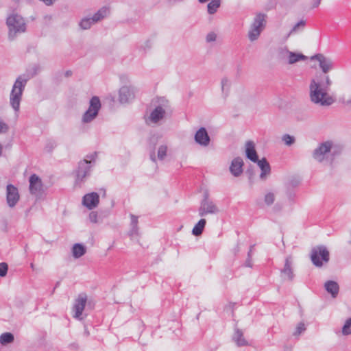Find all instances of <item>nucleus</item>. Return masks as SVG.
Returning <instances> with one entry per match:
<instances>
[{
  "label": "nucleus",
  "mask_w": 351,
  "mask_h": 351,
  "mask_svg": "<svg viewBox=\"0 0 351 351\" xmlns=\"http://www.w3.org/2000/svg\"><path fill=\"white\" fill-rule=\"evenodd\" d=\"M321 1L322 0H313V5H312V7L313 8H317V6H319Z\"/></svg>",
  "instance_id": "nucleus-47"
},
{
  "label": "nucleus",
  "mask_w": 351,
  "mask_h": 351,
  "mask_svg": "<svg viewBox=\"0 0 351 351\" xmlns=\"http://www.w3.org/2000/svg\"><path fill=\"white\" fill-rule=\"evenodd\" d=\"M206 221L204 219H201L194 226L192 233L195 236H199L202 234L205 228Z\"/></svg>",
  "instance_id": "nucleus-27"
},
{
  "label": "nucleus",
  "mask_w": 351,
  "mask_h": 351,
  "mask_svg": "<svg viewBox=\"0 0 351 351\" xmlns=\"http://www.w3.org/2000/svg\"><path fill=\"white\" fill-rule=\"evenodd\" d=\"M325 80V82L315 79L311 80L309 86L310 97L313 103L320 106H330L335 101V99L328 95L332 81L329 76H326Z\"/></svg>",
  "instance_id": "nucleus-1"
},
{
  "label": "nucleus",
  "mask_w": 351,
  "mask_h": 351,
  "mask_svg": "<svg viewBox=\"0 0 351 351\" xmlns=\"http://www.w3.org/2000/svg\"><path fill=\"white\" fill-rule=\"evenodd\" d=\"M325 289L330 293L332 298H337L339 292V285L335 280H327L325 283Z\"/></svg>",
  "instance_id": "nucleus-24"
},
{
  "label": "nucleus",
  "mask_w": 351,
  "mask_h": 351,
  "mask_svg": "<svg viewBox=\"0 0 351 351\" xmlns=\"http://www.w3.org/2000/svg\"><path fill=\"white\" fill-rule=\"evenodd\" d=\"M295 138L293 137V136H290V134H287V145H291L295 143Z\"/></svg>",
  "instance_id": "nucleus-44"
},
{
  "label": "nucleus",
  "mask_w": 351,
  "mask_h": 351,
  "mask_svg": "<svg viewBox=\"0 0 351 351\" xmlns=\"http://www.w3.org/2000/svg\"><path fill=\"white\" fill-rule=\"evenodd\" d=\"M8 269V265L5 263H0V276L4 277L6 276Z\"/></svg>",
  "instance_id": "nucleus-40"
},
{
  "label": "nucleus",
  "mask_w": 351,
  "mask_h": 351,
  "mask_svg": "<svg viewBox=\"0 0 351 351\" xmlns=\"http://www.w3.org/2000/svg\"><path fill=\"white\" fill-rule=\"evenodd\" d=\"M99 197L97 193H91L84 196L82 203L88 209H93L97 206Z\"/></svg>",
  "instance_id": "nucleus-17"
},
{
  "label": "nucleus",
  "mask_w": 351,
  "mask_h": 351,
  "mask_svg": "<svg viewBox=\"0 0 351 351\" xmlns=\"http://www.w3.org/2000/svg\"><path fill=\"white\" fill-rule=\"evenodd\" d=\"M232 340L235 342L237 346H245L248 345L247 341L244 338L243 333L241 330L236 328L232 337Z\"/></svg>",
  "instance_id": "nucleus-23"
},
{
  "label": "nucleus",
  "mask_w": 351,
  "mask_h": 351,
  "mask_svg": "<svg viewBox=\"0 0 351 351\" xmlns=\"http://www.w3.org/2000/svg\"><path fill=\"white\" fill-rule=\"evenodd\" d=\"M219 212V208L213 200L209 199L208 193L206 192L198 208L199 215L204 217L207 215H216Z\"/></svg>",
  "instance_id": "nucleus-6"
},
{
  "label": "nucleus",
  "mask_w": 351,
  "mask_h": 351,
  "mask_svg": "<svg viewBox=\"0 0 351 351\" xmlns=\"http://www.w3.org/2000/svg\"><path fill=\"white\" fill-rule=\"evenodd\" d=\"M199 3H206L207 2L208 0H198Z\"/></svg>",
  "instance_id": "nucleus-51"
},
{
  "label": "nucleus",
  "mask_w": 351,
  "mask_h": 351,
  "mask_svg": "<svg viewBox=\"0 0 351 351\" xmlns=\"http://www.w3.org/2000/svg\"><path fill=\"white\" fill-rule=\"evenodd\" d=\"M335 152H336L335 150L332 151V154H335Z\"/></svg>",
  "instance_id": "nucleus-57"
},
{
  "label": "nucleus",
  "mask_w": 351,
  "mask_h": 351,
  "mask_svg": "<svg viewBox=\"0 0 351 351\" xmlns=\"http://www.w3.org/2000/svg\"><path fill=\"white\" fill-rule=\"evenodd\" d=\"M349 243H350V244H351V239H350V240L349 241Z\"/></svg>",
  "instance_id": "nucleus-58"
},
{
  "label": "nucleus",
  "mask_w": 351,
  "mask_h": 351,
  "mask_svg": "<svg viewBox=\"0 0 351 351\" xmlns=\"http://www.w3.org/2000/svg\"><path fill=\"white\" fill-rule=\"evenodd\" d=\"M1 154H2V146L0 144V156L1 155Z\"/></svg>",
  "instance_id": "nucleus-55"
},
{
  "label": "nucleus",
  "mask_w": 351,
  "mask_h": 351,
  "mask_svg": "<svg viewBox=\"0 0 351 351\" xmlns=\"http://www.w3.org/2000/svg\"><path fill=\"white\" fill-rule=\"evenodd\" d=\"M307 58V56L302 53H295V51H290L287 49V61L290 64L299 61H305Z\"/></svg>",
  "instance_id": "nucleus-22"
},
{
  "label": "nucleus",
  "mask_w": 351,
  "mask_h": 351,
  "mask_svg": "<svg viewBox=\"0 0 351 351\" xmlns=\"http://www.w3.org/2000/svg\"><path fill=\"white\" fill-rule=\"evenodd\" d=\"M134 97L133 89L130 86H122L119 90V101L125 104L133 99Z\"/></svg>",
  "instance_id": "nucleus-18"
},
{
  "label": "nucleus",
  "mask_w": 351,
  "mask_h": 351,
  "mask_svg": "<svg viewBox=\"0 0 351 351\" xmlns=\"http://www.w3.org/2000/svg\"><path fill=\"white\" fill-rule=\"evenodd\" d=\"M295 197V194L294 191H289V193H287V199H289V201H291V202H293V201H294Z\"/></svg>",
  "instance_id": "nucleus-45"
},
{
  "label": "nucleus",
  "mask_w": 351,
  "mask_h": 351,
  "mask_svg": "<svg viewBox=\"0 0 351 351\" xmlns=\"http://www.w3.org/2000/svg\"><path fill=\"white\" fill-rule=\"evenodd\" d=\"M84 334L86 335V336H88L89 335V332L87 329H85V331H84Z\"/></svg>",
  "instance_id": "nucleus-52"
},
{
  "label": "nucleus",
  "mask_w": 351,
  "mask_h": 351,
  "mask_svg": "<svg viewBox=\"0 0 351 351\" xmlns=\"http://www.w3.org/2000/svg\"><path fill=\"white\" fill-rule=\"evenodd\" d=\"M100 108L101 102L99 98L97 96L93 97L90 100L88 110L82 116V121L84 123L91 122L97 116Z\"/></svg>",
  "instance_id": "nucleus-7"
},
{
  "label": "nucleus",
  "mask_w": 351,
  "mask_h": 351,
  "mask_svg": "<svg viewBox=\"0 0 351 351\" xmlns=\"http://www.w3.org/2000/svg\"><path fill=\"white\" fill-rule=\"evenodd\" d=\"M6 23L9 28L10 40H14L17 34L23 33L26 30L25 20L18 14H12L8 17Z\"/></svg>",
  "instance_id": "nucleus-3"
},
{
  "label": "nucleus",
  "mask_w": 351,
  "mask_h": 351,
  "mask_svg": "<svg viewBox=\"0 0 351 351\" xmlns=\"http://www.w3.org/2000/svg\"><path fill=\"white\" fill-rule=\"evenodd\" d=\"M245 156H246L247 158H248L249 160H250L251 161H252L254 162H256V161H258V154L256 151V149H255L254 143L252 141H247L245 143Z\"/></svg>",
  "instance_id": "nucleus-21"
},
{
  "label": "nucleus",
  "mask_w": 351,
  "mask_h": 351,
  "mask_svg": "<svg viewBox=\"0 0 351 351\" xmlns=\"http://www.w3.org/2000/svg\"><path fill=\"white\" fill-rule=\"evenodd\" d=\"M310 258L313 265L318 267L323 266L324 263H328L330 252L326 245H319L313 247L310 254Z\"/></svg>",
  "instance_id": "nucleus-4"
},
{
  "label": "nucleus",
  "mask_w": 351,
  "mask_h": 351,
  "mask_svg": "<svg viewBox=\"0 0 351 351\" xmlns=\"http://www.w3.org/2000/svg\"><path fill=\"white\" fill-rule=\"evenodd\" d=\"M30 267H31V268H32V269H35V268H34V265L33 263H31V264H30Z\"/></svg>",
  "instance_id": "nucleus-53"
},
{
  "label": "nucleus",
  "mask_w": 351,
  "mask_h": 351,
  "mask_svg": "<svg viewBox=\"0 0 351 351\" xmlns=\"http://www.w3.org/2000/svg\"><path fill=\"white\" fill-rule=\"evenodd\" d=\"M220 0H212L207 5L208 12L210 14H215L217 9L220 7Z\"/></svg>",
  "instance_id": "nucleus-31"
},
{
  "label": "nucleus",
  "mask_w": 351,
  "mask_h": 351,
  "mask_svg": "<svg viewBox=\"0 0 351 351\" xmlns=\"http://www.w3.org/2000/svg\"><path fill=\"white\" fill-rule=\"evenodd\" d=\"M306 330V325L305 324H304V322H299V324L297 325L293 335V336H300V335H301V333H302V332H304V330Z\"/></svg>",
  "instance_id": "nucleus-37"
},
{
  "label": "nucleus",
  "mask_w": 351,
  "mask_h": 351,
  "mask_svg": "<svg viewBox=\"0 0 351 351\" xmlns=\"http://www.w3.org/2000/svg\"><path fill=\"white\" fill-rule=\"evenodd\" d=\"M346 104H351V99H348V101H346Z\"/></svg>",
  "instance_id": "nucleus-54"
},
{
  "label": "nucleus",
  "mask_w": 351,
  "mask_h": 351,
  "mask_svg": "<svg viewBox=\"0 0 351 351\" xmlns=\"http://www.w3.org/2000/svg\"><path fill=\"white\" fill-rule=\"evenodd\" d=\"M245 265L246 267H252V257H249L247 256V258L245 263Z\"/></svg>",
  "instance_id": "nucleus-46"
},
{
  "label": "nucleus",
  "mask_w": 351,
  "mask_h": 351,
  "mask_svg": "<svg viewBox=\"0 0 351 351\" xmlns=\"http://www.w3.org/2000/svg\"><path fill=\"white\" fill-rule=\"evenodd\" d=\"M87 302V295L86 293H80L75 300L73 306V311L74 312L73 317L78 320H82V313L84 310Z\"/></svg>",
  "instance_id": "nucleus-10"
},
{
  "label": "nucleus",
  "mask_w": 351,
  "mask_h": 351,
  "mask_svg": "<svg viewBox=\"0 0 351 351\" xmlns=\"http://www.w3.org/2000/svg\"><path fill=\"white\" fill-rule=\"evenodd\" d=\"M266 15L259 13L256 15L250 27L248 32V38L251 42L256 40L261 33L263 31L266 25Z\"/></svg>",
  "instance_id": "nucleus-5"
},
{
  "label": "nucleus",
  "mask_w": 351,
  "mask_h": 351,
  "mask_svg": "<svg viewBox=\"0 0 351 351\" xmlns=\"http://www.w3.org/2000/svg\"><path fill=\"white\" fill-rule=\"evenodd\" d=\"M256 162L261 171L259 178L262 181H265L271 174V167L269 163L267 162L265 158H263Z\"/></svg>",
  "instance_id": "nucleus-16"
},
{
  "label": "nucleus",
  "mask_w": 351,
  "mask_h": 351,
  "mask_svg": "<svg viewBox=\"0 0 351 351\" xmlns=\"http://www.w3.org/2000/svg\"><path fill=\"white\" fill-rule=\"evenodd\" d=\"M332 149V143L330 141L320 143L313 152V158L318 161H323L326 154Z\"/></svg>",
  "instance_id": "nucleus-12"
},
{
  "label": "nucleus",
  "mask_w": 351,
  "mask_h": 351,
  "mask_svg": "<svg viewBox=\"0 0 351 351\" xmlns=\"http://www.w3.org/2000/svg\"><path fill=\"white\" fill-rule=\"evenodd\" d=\"M243 159L241 157H237L232 160L230 171L234 176L239 177L243 173Z\"/></svg>",
  "instance_id": "nucleus-20"
},
{
  "label": "nucleus",
  "mask_w": 351,
  "mask_h": 351,
  "mask_svg": "<svg viewBox=\"0 0 351 351\" xmlns=\"http://www.w3.org/2000/svg\"><path fill=\"white\" fill-rule=\"evenodd\" d=\"M306 25V21H303L302 19L298 23H295L294 25L291 28L288 34H287V38H288L289 36L292 35V34H297V32H300V31H302Z\"/></svg>",
  "instance_id": "nucleus-28"
},
{
  "label": "nucleus",
  "mask_w": 351,
  "mask_h": 351,
  "mask_svg": "<svg viewBox=\"0 0 351 351\" xmlns=\"http://www.w3.org/2000/svg\"><path fill=\"white\" fill-rule=\"evenodd\" d=\"M301 182V178L300 176H291L289 180V187H297V186H299L300 183Z\"/></svg>",
  "instance_id": "nucleus-35"
},
{
  "label": "nucleus",
  "mask_w": 351,
  "mask_h": 351,
  "mask_svg": "<svg viewBox=\"0 0 351 351\" xmlns=\"http://www.w3.org/2000/svg\"><path fill=\"white\" fill-rule=\"evenodd\" d=\"M86 252V247L80 243H75L72 247V254L75 258H80L85 254Z\"/></svg>",
  "instance_id": "nucleus-25"
},
{
  "label": "nucleus",
  "mask_w": 351,
  "mask_h": 351,
  "mask_svg": "<svg viewBox=\"0 0 351 351\" xmlns=\"http://www.w3.org/2000/svg\"><path fill=\"white\" fill-rule=\"evenodd\" d=\"M282 141H285V135H284V136H282Z\"/></svg>",
  "instance_id": "nucleus-56"
},
{
  "label": "nucleus",
  "mask_w": 351,
  "mask_h": 351,
  "mask_svg": "<svg viewBox=\"0 0 351 351\" xmlns=\"http://www.w3.org/2000/svg\"><path fill=\"white\" fill-rule=\"evenodd\" d=\"M254 247V245H252L250 247V250L248 252V254H247V256L252 257V250H253Z\"/></svg>",
  "instance_id": "nucleus-49"
},
{
  "label": "nucleus",
  "mask_w": 351,
  "mask_h": 351,
  "mask_svg": "<svg viewBox=\"0 0 351 351\" xmlns=\"http://www.w3.org/2000/svg\"><path fill=\"white\" fill-rule=\"evenodd\" d=\"M271 57L274 62H283L285 59V46L283 43L275 47L271 53Z\"/></svg>",
  "instance_id": "nucleus-19"
},
{
  "label": "nucleus",
  "mask_w": 351,
  "mask_h": 351,
  "mask_svg": "<svg viewBox=\"0 0 351 351\" xmlns=\"http://www.w3.org/2000/svg\"><path fill=\"white\" fill-rule=\"evenodd\" d=\"M13 341L14 335L10 332H5L0 336V343L2 345L12 343Z\"/></svg>",
  "instance_id": "nucleus-32"
},
{
  "label": "nucleus",
  "mask_w": 351,
  "mask_h": 351,
  "mask_svg": "<svg viewBox=\"0 0 351 351\" xmlns=\"http://www.w3.org/2000/svg\"><path fill=\"white\" fill-rule=\"evenodd\" d=\"M93 24H94V22L91 20V18H84L81 20L80 26L82 29H88Z\"/></svg>",
  "instance_id": "nucleus-33"
},
{
  "label": "nucleus",
  "mask_w": 351,
  "mask_h": 351,
  "mask_svg": "<svg viewBox=\"0 0 351 351\" xmlns=\"http://www.w3.org/2000/svg\"><path fill=\"white\" fill-rule=\"evenodd\" d=\"M27 79L21 76L16 78L10 95V104L15 112H19L20 104L22 99L23 92L27 84Z\"/></svg>",
  "instance_id": "nucleus-2"
},
{
  "label": "nucleus",
  "mask_w": 351,
  "mask_h": 351,
  "mask_svg": "<svg viewBox=\"0 0 351 351\" xmlns=\"http://www.w3.org/2000/svg\"><path fill=\"white\" fill-rule=\"evenodd\" d=\"M342 332L343 335H351V317L346 320L342 327Z\"/></svg>",
  "instance_id": "nucleus-34"
},
{
  "label": "nucleus",
  "mask_w": 351,
  "mask_h": 351,
  "mask_svg": "<svg viewBox=\"0 0 351 351\" xmlns=\"http://www.w3.org/2000/svg\"><path fill=\"white\" fill-rule=\"evenodd\" d=\"M96 157V153L90 156H87V158L80 161L76 173V182H83L84 179L89 175L91 166L90 164L94 161Z\"/></svg>",
  "instance_id": "nucleus-8"
},
{
  "label": "nucleus",
  "mask_w": 351,
  "mask_h": 351,
  "mask_svg": "<svg viewBox=\"0 0 351 351\" xmlns=\"http://www.w3.org/2000/svg\"><path fill=\"white\" fill-rule=\"evenodd\" d=\"M131 230L130 231V235L134 237L138 235V218L137 217L131 215Z\"/></svg>",
  "instance_id": "nucleus-30"
},
{
  "label": "nucleus",
  "mask_w": 351,
  "mask_h": 351,
  "mask_svg": "<svg viewBox=\"0 0 351 351\" xmlns=\"http://www.w3.org/2000/svg\"><path fill=\"white\" fill-rule=\"evenodd\" d=\"M195 142L203 147H207L210 142V138L205 128H200L195 134Z\"/></svg>",
  "instance_id": "nucleus-15"
},
{
  "label": "nucleus",
  "mask_w": 351,
  "mask_h": 351,
  "mask_svg": "<svg viewBox=\"0 0 351 351\" xmlns=\"http://www.w3.org/2000/svg\"><path fill=\"white\" fill-rule=\"evenodd\" d=\"M217 35L215 32H210L206 35V40L207 43H211L216 40Z\"/></svg>",
  "instance_id": "nucleus-41"
},
{
  "label": "nucleus",
  "mask_w": 351,
  "mask_h": 351,
  "mask_svg": "<svg viewBox=\"0 0 351 351\" xmlns=\"http://www.w3.org/2000/svg\"><path fill=\"white\" fill-rule=\"evenodd\" d=\"M165 110L161 106H158L151 112L149 117L146 119V123L156 124L165 118Z\"/></svg>",
  "instance_id": "nucleus-14"
},
{
  "label": "nucleus",
  "mask_w": 351,
  "mask_h": 351,
  "mask_svg": "<svg viewBox=\"0 0 351 351\" xmlns=\"http://www.w3.org/2000/svg\"><path fill=\"white\" fill-rule=\"evenodd\" d=\"M150 159L153 161V162H156V156H155V154L154 152H153L152 153L150 154Z\"/></svg>",
  "instance_id": "nucleus-48"
},
{
  "label": "nucleus",
  "mask_w": 351,
  "mask_h": 351,
  "mask_svg": "<svg viewBox=\"0 0 351 351\" xmlns=\"http://www.w3.org/2000/svg\"><path fill=\"white\" fill-rule=\"evenodd\" d=\"M20 198L18 189L12 184L7 185L6 201L10 208H13L17 204Z\"/></svg>",
  "instance_id": "nucleus-13"
},
{
  "label": "nucleus",
  "mask_w": 351,
  "mask_h": 351,
  "mask_svg": "<svg viewBox=\"0 0 351 351\" xmlns=\"http://www.w3.org/2000/svg\"><path fill=\"white\" fill-rule=\"evenodd\" d=\"M311 60H317L319 62L320 69L324 73H328L334 68L333 61L330 58H326L324 53H315L311 57Z\"/></svg>",
  "instance_id": "nucleus-11"
},
{
  "label": "nucleus",
  "mask_w": 351,
  "mask_h": 351,
  "mask_svg": "<svg viewBox=\"0 0 351 351\" xmlns=\"http://www.w3.org/2000/svg\"><path fill=\"white\" fill-rule=\"evenodd\" d=\"M89 219L93 223H97V213L96 212L92 211L89 214Z\"/></svg>",
  "instance_id": "nucleus-42"
},
{
  "label": "nucleus",
  "mask_w": 351,
  "mask_h": 351,
  "mask_svg": "<svg viewBox=\"0 0 351 351\" xmlns=\"http://www.w3.org/2000/svg\"><path fill=\"white\" fill-rule=\"evenodd\" d=\"M275 201V195L274 193L269 192L265 194L264 202L267 206L271 205Z\"/></svg>",
  "instance_id": "nucleus-39"
},
{
  "label": "nucleus",
  "mask_w": 351,
  "mask_h": 351,
  "mask_svg": "<svg viewBox=\"0 0 351 351\" xmlns=\"http://www.w3.org/2000/svg\"><path fill=\"white\" fill-rule=\"evenodd\" d=\"M287 277L289 280L294 279L295 275L292 269L291 263L289 258H287Z\"/></svg>",
  "instance_id": "nucleus-38"
},
{
  "label": "nucleus",
  "mask_w": 351,
  "mask_h": 351,
  "mask_svg": "<svg viewBox=\"0 0 351 351\" xmlns=\"http://www.w3.org/2000/svg\"><path fill=\"white\" fill-rule=\"evenodd\" d=\"M108 9L106 8H102L100 10H99L93 17H91V20L94 22V23L101 21L104 17L106 16L108 14Z\"/></svg>",
  "instance_id": "nucleus-29"
},
{
  "label": "nucleus",
  "mask_w": 351,
  "mask_h": 351,
  "mask_svg": "<svg viewBox=\"0 0 351 351\" xmlns=\"http://www.w3.org/2000/svg\"><path fill=\"white\" fill-rule=\"evenodd\" d=\"M8 130V125L2 121H0V133L5 132Z\"/></svg>",
  "instance_id": "nucleus-43"
},
{
  "label": "nucleus",
  "mask_w": 351,
  "mask_h": 351,
  "mask_svg": "<svg viewBox=\"0 0 351 351\" xmlns=\"http://www.w3.org/2000/svg\"><path fill=\"white\" fill-rule=\"evenodd\" d=\"M167 145H162L158 147V158L160 160H164L167 155Z\"/></svg>",
  "instance_id": "nucleus-36"
},
{
  "label": "nucleus",
  "mask_w": 351,
  "mask_h": 351,
  "mask_svg": "<svg viewBox=\"0 0 351 351\" xmlns=\"http://www.w3.org/2000/svg\"><path fill=\"white\" fill-rule=\"evenodd\" d=\"M29 190L31 195L40 198L44 192V186L42 180L38 176L34 173L29 178Z\"/></svg>",
  "instance_id": "nucleus-9"
},
{
  "label": "nucleus",
  "mask_w": 351,
  "mask_h": 351,
  "mask_svg": "<svg viewBox=\"0 0 351 351\" xmlns=\"http://www.w3.org/2000/svg\"><path fill=\"white\" fill-rule=\"evenodd\" d=\"M72 74V72L71 71H66L65 72V76L66 77H70Z\"/></svg>",
  "instance_id": "nucleus-50"
},
{
  "label": "nucleus",
  "mask_w": 351,
  "mask_h": 351,
  "mask_svg": "<svg viewBox=\"0 0 351 351\" xmlns=\"http://www.w3.org/2000/svg\"><path fill=\"white\" fill-rule=\"evenodd\" d=\"M230 86V80L227 77H223L221 80V89L225 98L229 95Z\"/></svg>",
  "instance_id": "nucleus-26"
}]
</instances>
